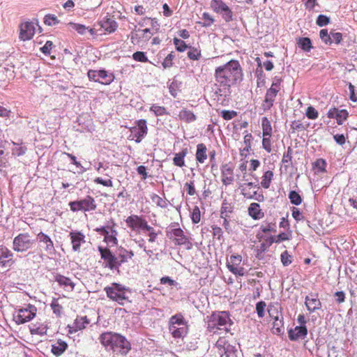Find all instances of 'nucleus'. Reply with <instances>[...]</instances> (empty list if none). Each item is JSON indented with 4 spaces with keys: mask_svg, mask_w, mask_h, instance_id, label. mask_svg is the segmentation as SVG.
<instances>
[{
    "mask_svg": "<svg viewBox=\"0 0 357 357\" xmlns=\"http://www.w3.org/2000/svg\"><path fill=\"white\" fill-rule=\"evenodd\" d=\"M273 326L272 328V331H273V334L279 335L283 333V332H284L283 317H282V314H280V315H276L274 317V321H273Z\"/></svg>",
    "mask_w": 357,
    "mask_h": 357,
    "instance_id": "22",
    "label": "nucleus"
},
{
    "mask_svg": "<svg viewBox=\"0 0 357 357\" xmlns=\"http://www.w3.org/2000/svg\"><path fill=\"white\" fill-rule=\"evenodd\" d=\"M111 233L112 234H109V232L107 233V236H105V241L109 243H112V245H116L117 244V238L116 237V235L117 234V232L116 230L111 228Z\"/></svg>",
    "mask_w": 357,
    "mask_h": 357,
    "instance_id": "48",
    "label": "nucleus"
},
{
    "mask_svg": "<svg viewBox=\"0 0 357 357\" xmlns=\"http://www.w3.org/2000/svg\"><path fill=\"white\" fill-rule=\"evenodd\" d=\"M237 115V112L235 111L222 110L221 112V116L225 120H231Z\"/></svg>",
    "mask_w": 357,
    "mask_h": 357,
    "instance_id": "61",
    "label": "nucleus"
},
{
    "mask_svg": "<svg viewBox=\"0 0 357 357\" xmlns=\"http://www.w3.org/2000/svg\"><path fill=\"white\" fill-rule=\"evenodd\" d=\"M34 240L28 233H21L13 241V249L17 252H24L32 248Z\"/></svg>",
    "mask_w": 357,
    "mask_h": 357,
    "instance_id": "5",
    "label": "nucleus"
},
{
    "mask_svg": "<svg viewBox=\"0 0 357 357\" xmlns=\"http://www.w3.org/2000/svg\"><path fill=\"white\" fill-rule=\"evenodd\" d=\"M72 248L74 252H80V246L85 243V236L80 231H73L70 233Z\"/></svg>",
    "mask_w": 357,
    "mask_h": 357,
    "instance_id": "12",
    "label": "nucleus"
},
{
    "mask_svg": "<svg viewBox=\"0 0 357 357\" xmlns=\"http://www.w3.org/2000/svg\"><path fill=\"white\" fill-rule=\"evenodd\" d=\"M216 85L218 86L216 93L221 96H227L231 93V86L243 79V73L239 62L231 60L215 70Z\"/></svg>",
    "mask_w": 357,
    "mask_h": 357,
    "instance_id": "1",
    "label": "nucleus"
},
{
    "mask_svg": "<svg viewBox=\"0 0 357 357\" xmlns=\"http://www.w3.org/2000/svg\"><path fill=\"white\" fill-rule=\"evenodd\" d=\"M211 6L216 13L222 16L226 22L233 21V12L224 1L215 0L214 2H211Z\"/></svg>",
    "mask_w": 357,
    "mask_h": 357,
    "instance_id": "6",
    "label": "nucleus"
},
{
    "mask_svg": "<svg viewBox=\"0 0 357 357\" xmlns=\"http://www.w3.org/2000/svg\"><path fill=\"white\" fill-rule=\"evenodd\" d=\"M67 348V344L65 342H57L52 347V352L56 356H61Z\"/></svg>",
    "mask_w": 357,
    "mask_h": 357,
    "instance_id": "34",
    "label": "nucleus"
},
{
    "mask_svg": "<svg viewBox=\"0 0 357 357\" xmlns=\"http://www.w3.org/2000/svg\"><path fill=\"white\" fill-rule=\"evenodd\" d=\"M43 22L47 26H54L60 22L58 17L54 14H47L44 17Z\"/></svg>",
    "mask_w": 357,
    "mask_h": 357,
    "instance_id": "38",
    "label": "nucleus"
},
{
    "mask_svg": "<svg viewBox=\"0 0 357 357\" xmlns=\"http://www.w3.org/2000/svg\"><path fill=\"white\" fill-rule=\"evenodd\" d=\"M326 166V162L325 160L322 158L317 159L314 162V167L318 169V171L324 172L326 171L325 168Z\"/></svg>",
    "mask_w": 357,
    "mask_h": 357,
    "instance_id": "60",
    "label": "nucleus"
},
{
    "mask_svg": "<svg viewBox=\"0 0 357 357\" xmlns=\"http://www.w3.org/2000/svg\"><path fill=\"white\" fill-rule=\"evenodd\" d=\"M36 32V26L33 22L26 21L20 25V38L25 41L32 39Z\"/></svg>",
    "mask_w": 357,
    "mask_h": 357,
    "instance_id": "8",
    "label": "nucleus"
},
{
    "mask_svg": "<svg viewBox=\"0 0 357 357\" xmlns=\"http://www.w3.org/2000/svg\"><path fill=\"white\" fill-rule=\"evenodd\" d=\"M266 306V304L264 301H259L257 304H256V311H257V313L258 314V317L259 318H262L264 317V310H265V307Z\"/></svg>",
    "mask_w": 357,
    "mask_h": 357,
    "instance_id": "53",
    "label": "nucleus"
},
{
    "mask_svg": "<svg viewBox=\"0 0 357 357\" xmlns=\"http://www.w3.org/2000/svg\"><path fill=\"white\" fill-rule=\"evenodd\" d=\"M169 323H171L172 325L188 326L187 321L185 320L181 313H177L175 315H173L169 319Z\"/></svg>",
    "mask_w": 357,
    "mask_h": 357,
    "instance_id": "32",
    "label": "nucleus"
},
{
    "mask_svg": "<svg viewBox=\"0 0 357 357\" xmlns=\"http://www.w3.org/2000/svg\"><path fill=\"white\" fill-rule=\"evenodd\" d=\"M188 48L190 50L188 52V57L191 60H199L201 57V50L192 47H189Z\"/></svg>",
    "mask_w": 357,
    "mask_h": 357,
    "instance_id": "43",
    "label": "nucleus"
},
{
    "mask_svg": "<svg viewBox=\"0 0 357 357\" xmlns=\"http://www.w3.org/2000/svg\"><path fill=\"white\" fill-rule=\"evenodd\" d=\"M173 43L174 45H175L176 50L180 52H183L184 51H185L186 49L189 47V46L186 45V43L183 40L178 39L177 38H174L173 39Z\"/></svg>",
    "mask_w": 357,
    "mask_h": 357,
    "instance_id": "45",
    "label": "nucleus"
},
{
    "mask_svg": "<svg viewBox=\"0 0 357 357\" xmlns=\"http://www.w3.org/2000/svg\"><path fill=\"white\" fill-rule=\"evenodd\" d=\"M114 79V75L112 73H109L105 70H99V80L100 83L102 84H109Z\"/></svg>",
    "mask_w": 357,
    "mask_h": 357,
    "instance_id": "25",
    "label": "nucleus"
},
{
    "mask_svg": "<svg viewBox=\"0 0 357 357\" xmlns=\"http://www.w3.org/2000/svg\"><path fill=\"white\" fill-rule=\"evenodd\" d=\"M134 256L132 251H127L126 250H120V252L118 255L119 257V266L128 261V259H131Z\"/></svg>",
    "mask_w": 357,
    "mask_h": 357,
    "instance_id": "35",
    "label": "nucleus"
},
{
    "mask_svg": "<svg viewBox=\"0 0 357 357\" xmlns=\"http://www.w3.org/2000/svg\"><path fill=\"white\" fill-rule=\"evenodd\" d=\"M68 26L72 29L76 31L79 34L84 35L86 32L88 27L81 24H77L73 22H68Z\"/></svg>",
    "mask_w": 357,
    "mask_h": 357,
    "instance_id": "44",
    "label": "nucleus"
},
{
    "mask_svg": "<svg viewBox=\"0 0 357 357\" xmlns=\"http://www.w3.org/2000/svg\"><path fill=\"white\" fill-rule=\"evenodd\" d=\"M327 115L330 119H335L338 125H342L343 122L347 119L349 113L346 109H338L334 107L329 109Z\"/></svg>",
    "mask_w": 357,
    "mask_h": 357,
    "instance_id": "15",
    "label": "nucleus"
},
{
    "mask_svg": "<svg viewBox=\"0 0 357 357\" xmlns=\"http://www.w3.org/2000/svg\"><path fill=\"white\" fill-rule=\"evenodd\" d=\"M100 341L102 345L109 347L114 352L121 355H126L131 349L130 343L127 339L116 333L106 332L100 336Z\"/></svg>",
    "mask_w": 357,
    "mask_h": 357,
    "instance_id": "2",
    "label": "nucleus"
},
{
    "mask_svg": "<svg viewBox=\"0 0 357 357\" xmlns=\"http://www.w3.org/2000/svg\"><path fill=\"white\" fill-rule=\"evenodd\" d=\"M288 197L292 204L298 206L302 202L301 196L295 190H291L289 193Z\"/></svg>",
    "mask_w": 357,
    "mask_h": 357,
    "instance_id": "40",
    "label": "nucleus"
},
{
    "mask_svg": "<svg viewBox=\"0 0 357 357\" xmlns=\"http://www.w3.org/2000/svg\"><path fill=\"white\" fill-rule=\"evenodd\" d=\"M134 60L139 62H148L149 59L144 52H136L132 54Z\"/></svg>",
    "mask_w": 357,
    "mask_h": 357,
    "instance_id": "51",
    "label": "nucleus"
},
{
    "mask_svg": "<svg viewBox=\"0 0 357 357\" xmlns=\"http://www.w3.org/2000/svg\"><path fill=\"white\" fill-rule=\"evenodd\" d=\"M105 291L110 299L121 305H123L126 301H128V296L126 295L128 291L120 284L112 283L110 287H106Z\"/></svg>",
    "mask_w": 357,
    "mask_h": 357,
    "instance_id": "4",
    "label": "nucleus"
},
{
    "mask_svg": "<svg viewBox=\"0 0 357 357\" xmlns=\"http://www.w3.org/2000/svg\"><path fill=\"white\" fill-rule=\"evenodd\" d=\"M188 153V149H183L179 153L175 154L173 158V163L174 165L182 167L185 165L184 158Z\"/></svg>",
    "mask_w": 357,
    "mask_h": 357,
    "instance_id": "29",
    "label": "nucleus"
},
{
    "mask_svg": "<svg viewBox=\"0 0 357 357\" xmlns=\"http://www.w3.org/2000/svg\"><path fill=\"white\" fill-rule=\"evenodd\" d=\"M98 251L101 258L107 262L105 265L106 267H108L111 270L119 269V257H115L109 249L99 246Z\"/></svg>",
    "mask_w": 357,
    "mask_h": 357,
    "instance_id": "7",
    "label": "nucleus"
},
{
    "mask_svg": "<svg viewBox=\"0 0 357 357\" xmlns=\"http://www.w3.org/2000/svg\"><path fill=\"white\" fill-rule=\"evenodd\" d=\"M94 26L99 27L100 31L103 30L108 33H112L116 30L118 24L113 16H106L96 24Z\"/></svg>",
    "mask_w": 357,
    "mask_h": 357,
    "instance_id": "9",
    "label": "nucleus"
},
{
    "mask_svg": "<svg viewBox=\"0 0 357 357\" xmlns=\"http://www.w3.org/2000/svg\"><path fill=\"white\" fill-rule=\"evenodd\" d=\"M207 329L209 332L215 333L218 330L225 329L229 331L227 325L229 326L233 324V321L229 318V314L226 311L213 312L210 317H208Z\"/></svg>",
    "mask_w": 357,
    "mask_h": 357,
    "instance_id": "3",
    "label": "nucleus"
},
{
    "mask_svg": "<svg viewBox=\"0 0 357 357\" xmlns=\"http://www.w3.org/2000/svg\"><path fill=\"white\" fill-rule=\"evenodd\" d=\"M151 200L156 204V205L160 208H166L168 206V201L161 198L156 194H153L151 196Z\"/></svg>",
    "mask_w": 357,
    "mask_h": 357,
    "instance_id": "42",
    "label": "nucleus"
},
{
    "mask_svg": "<svg viewBox=\"0 0 357 357\" xmlns=\"http://www.w3.org/2000/svg\"><path fill=\"white\" fill-rule=\"evenodd\" d=\"M144 220L138 215H132L127 218L126 222L132 230H136L137 229H142Z\"/></svg>",
    "mask_w": 357,
    "mask_h": 357,
    "instance_id": "21",
    "label": "nucleus"
},
{
    "mask_svg": "<svg viewBox=\"0 0 357 357\" xmlns=\"http://www.w3.org/2000/svg\"><path fill=\"white\" fill-rule=\"evenodd\" d=\"M79 202L82 205V211H92L96 208L94 199L91 197L88 196L83 199H80Z\"/></svg>",
    "mask_w": 357,
    "mask_h": 357,
    "instance_id": "26",
    "label": "nucleus"
},
{
    "mask_svg": "<svg viewBox=\"0 0 357 357\" xmlns=\"http://www.w3.org/2000/svg\"><path fill=\"white\" fill-rule=\"evenodd\" d=\"M150 110L151 112H153L155 114V116H162V115L169 114V113L167 112V109H165V107H162V106H158L157 105H153L151 107Z\"/></svg>",
    "mask_w": 357,
    "mask_h": 357,
    "instance_id": "47",
    "label": "nucleus"
},
{
    "mask_svg": "<svg viewBox=\"0 0 357 357\" xmlns=\"http://www.w3.org/2000/svg\"><path fill=\"white\" fill-rule=\"evenodd\" d=\"M178 117L181 120H183L187 123L193 122L197 119L196 116L193 114L192 112L186 109H183L181 110L178 114Z\"/></svg>",
    "mask_w": 357,
    "mask_h": 357,
    "instance_id": "30",
    "label": "nucleus"
},
{
    "mask_svg": "<svg viewBox=\"0 0 357 357\" xmlns=\"http://www.w3.org/2000/svg\"><path fill=\"white\" fill-rule=\"evenodd\" d=\"M188 333V326L178 327L176 332L172 335L174 338H181L185 336Z\"/></svg>",
    "mask_w": 357,
    "mask_h": 357,
    "instance_id": "57",
    "label": "nucleus"
},
{
    "mask_svg": "<svg viewBox=\"0 0 357 357\" xmlns=\"http://www.w3.org/2000/svg\"><path fill=\"white\" fill-rule=\"evenodd\" d=\"M252 139V136L250 133L245 135L243 142H244L245 146L242 150H241V155L246 156V155H247L246 153L249 152L251 150Z\"/></svg>",
    "mask_w": 357,
    "mask_h": 357,
    "instance_id": "37",
    "label": "nucleus"
},
{
    "mask_svg": "<svg viewBox=\"0 0 357 357\" xmlns=\"http://www.w3.org/2000/svg\"><path fill=\"white\" fill-rule=\"evenodd\" d=\"M227 342L225 338H219L215 343V347L220 357H224L225 349H226Z\"/></svg>",
    "mask_w": 357,
    "mask_h": 357,
    "instance_id": "41",
    "label": "nucleus"
},
{
    "mask_svg": "<svg viewBox=\"0 0 357 357\" xmlns=\"http://www.w3.org/2000/svg\"><path fill=\"white\" fill-rule=\"evenodd\" d=\"M307 334L306 326H296L294 329L291 328L288 331L289 338L291 341H296L299 339H303Z\"/></svg>",
    "mask_w": 357,
    "mask_h": 357,
    "instance_id": "16",
    "label": "nucleus"
},
{
    "mask_svg": "<svg viewBox=\"0 0 357 357\" xmlns=\"http://www.w3.org/2000/svg\"><path fill=\"white\" fill-rule=\"evenodd\" d=\"M292 149L290 146L288 147L287 151L283 155L282 162L284 164L289 163L292 159Z\"/></svg>",
    "mask_w": 357,
    "mask_h": 357,
    "instance_id": "64",
    "label": "nucleus"
},
{
    "mask_svg": "<svg viewBox=\"0 0 357 357\" xmlns=\"http://www.w3.org/2000/svg\"><path fill=\"white\" fill-rule=\"evenodd\" d=\"M321 39L327 45H331L333 43L331 34L328 33L327 29H321L319 33Z\"/></svg>",
    "mask_w": 357,
    "mask_h": 357,
    "instance_id": "50",
    "label": "nucleus"
},
{
    "mask_svg": "<svg viewBox=\"0 0 357 357\" xmlns=\"http://www.w3.org/2000/svg\"><path fill=\"white\" fill-rule=\"evenodd\" d=\"M262 127H263V136L270 137L271 135L272 128L270 122L266 117H264L262 119Z\"/></svg>",
    "mask_w": 357,
    "mask_h": 357,
    "instance_id": "46",
    "label": "nucleus"
},
{
    "mask_svg": "<svg viewBox=\"0 0 357 357\" xmlns=\"http://www.w3.org/2000/svg\"><path fill=\"white\" fill-rule=\"evenodd\" d=\"M200 210L198 206H195L191 214V219L193 223L197 224L200 221Z\"/></svg>",
    "mask_w": 357,
    "mask_h": 357,
    "instance_id": "55",
    "label": "nucleus"
},
{
    "mask_svg": "<svg viewBox=\"0 0 357 357\" xmlns=\"http://www.w3.org/2000/svg\"><path fill=\"white\" fill-rule=\"evenodd\" d=\"M87 75L90 80L98 82H100V80H99V70H89Z\"/></svg>",
    "mask_w": 357,
    "mask_h": 357,
    "instance_id": "63",
    "label": "nucleus"
},
{
    "mask_svg": "<svg viewBox=\"0 0 357 357\" xmlns=\"http://www.w3.org/2000/svg\"><path fill=\"white\" fill-rule=\"evenodd\" d=\"M174 236L176 237V244L183 245L187 242V238L184 235L183 231L181 228L172 229L169 231Z\"/></svg>",
    "mask_w": 357,
    "mask_h": 357,
    "instance_id": "27",
    "label": "nucleus"
},
{
    "mask_svg": "<svg viewBox=\"0 0 357 357\" xmlns=\"http://www.w3.org/2000/svg\"><path fill=\"white\" fill-rule=\"evenodd\" d=\"M206 151V146L204 144H199L197 146L196 160L199 162L203 163L207 158Z\"/></svg>",
    "mask_w": 357,
    "mask_h": 357,
    "instance_id": "28",
    "label": "nucleus"
},
{
    "mask_svg": "<svg viewBox=\"0 0 357 357\" xmlns=\"http://www.w3.org/2000/svg\"><path fill=\"white\" fill-rule=\"evenodd\" d=\"M280 258L284 266H287L291 264L292 256L289 254L288 251H284L281 254Z\"/></svg>",
    "mask_w": 357,
    "mask_h": 357,
    "instance_id": "49",
    "label": "nucleus"
},
{
    "mask_svg": "<svg viewBox=\"0 0 357 357\" xmlns=\"http://www.w3.org/2000/svg\"><path fill=\"white\" fill-rule=\"evenodd\" d=\"M298 45L305 52H310L312 48L311 40L309 38H300Z\"/></svg>",
    "mask_w": 357,
    "mask_h": 357,
    "instance_id": "36",
    "label": "nucleus"
},
{
    "mask_svg": "<svg viewBox=\"0 0 357 357\" xmlns=\"http://www.w3.org/2000/svg\"><path fill=\"white\" fill-rule=\"evenodd\" d=\"M273 173L272 171H266L262 176V181L261 185L264 188H268L270 186L271 181L273 178Z\"/></svg>",
    "mask_w": 357,
    "mask_h": 357,
    "instance_id": "39",
    "label": "nucleus"
},
{
    "mask_svg": "<svg viewBox=\"0 0 357 357\" xmlns=\"http://www.w3.org/2000/svg\"><path fill=\"white\" fill-rule=\"evenodd\" d=\"M175 56L173 54V53L169 54L165 59H164L163 62L162 63V66L164 68H169L173 66V60L174 59Z\"/></svg>",
    "mask_w": 357,
    "mask_h": 357,
    "instance_id": "52",
    "label": "nucleus"
},
{
    "mask_svg": "<svg viewBox=\"0 0 357 357\" xmlns=\"http://www.w3.org/2000/svg\"><path fill=\"white\" fill-rule=\"evenodd\" d=\"M36 314V307L29 305L28 307L20 310L18 319L20 323H25L31 321Z\"/></svg>",
    "mask_w": 357,
    "mask_h": 357,
    "instance_id": "13",
    "label": "nucleus"
},
{
    "mask_svg": "<svg viewBox=\"0 0 357 357\" xmlns=\"http://www.w3.org/2000/svg\"><path fill=\"white\" fill-rule=\"evenodd\" d=\"M229 271L236 275L243 276L244 275V268L241 267L238 268V266L227 265Z\"/></svg>",
    "mask_w": 357,
    "mask_h": 357,
    "instance_id": "56",
    "label": "nucleus"
},
{
    "mask_svg": "<svg viewBox=\"0 0 357 357\" xmlns=\"http://www.w3.org/2000/svg\"><path fill=\"white\" fill-rule=\"evenodd\" d=\"M37 238L39 242L42 243V246L49 254H52L54 251L53 243L47 235L40 232L38 234Z\"/></svg>",
    "mask_w": 357,
    "mask_h": 357,
    "instance_id": "19",
    "label": "nucleus"
},
{
    "mask_svg": "<svg viewBox=\"0 0 357 357\" xmlns=\"http://www.w3.org/2000/svg\"><path fill=\"white\" fill-rule=\"evenodd\" d=\"M305 304L310 312H313L321 307V303L317 294H310L305 298Z\"/></svg>",
    "mask_w": 357,
    "mask_h": 357,
    "instance_id": "17",
    "label": "nucleus"
},
{
    "mask_svg": "<svg viewBox=\"0 0 357 357\" xmlns=\"http://www.w3.org/2000/svg\"><path fill=\"white\" fill-rule=\"evenodd\" d=\"M306 116L310 119H316L318 117V112L312 106L307 108Z\"/></svg>",
    "mask_w": 357,
    "mask_h": 357,
    "instance_id": "62",
    "label": "nucleus"
},
{
    "mask_svg": "<svg viewBox=\"0 0 357 357\" xmlns=\"http://www.w3.org/2000/svg\"><path fill=\"white\" fill-rule=\"evenodd\" d=\"M233 208L234 206L225 199L222 202L220 209V217H230V213L233 212Z\"/></svg>",
    "mask_w": 357,
    "mask_h": 357,
    "instance_id": "33",
    "label": "nucleus"
},
{
    "mask_svg": "<svg viewBox=\"0 0 357 357\" xmlns=\"http://www.w3.org/2000/svg\"><path fill=\"white\" fill-rule=\"evenodd\" d=\"M242 261V257L239 255H231L228 260L227 265L238 266Z\"/></svg>",
    "mask_w": 357,
    "mask_h": 357,
    "instance_id": "59",
    "label": "nucleus"
},
{
    "mask_svg": "<svg viewBox=\"0 0 357 357\" xmlns=\"http://www.w3.org/2000/svg\"><path fill=\"white\" fill-rule=\"evenodd\" d=\"M68 159L70 160V164L73 165L72 169L69 171L73 172L74 174H82L85 172V169L82 166L81 163L77 160L75 155L68 153Z\"/></svg>",
    "mask_w": 357,
    "mask_h": 357,
    "instance_id": "24",
    "label": "nucleus"
},
{
    "mask_svg": "<svg viewBox=\"0 0 357 357\" xmlns=\"http://www.w3.org/2000/svg\"><path fill=\"white\" fill-rule=\"evenodd\" d=\"M63 303H64V299L61 298H53L52 301L51 307L54 313L56 314L57 316H60V314H61L63 310Z\"/></svg>",
    "mask_w": 357,
    "mask_h": 357,
    "instance_id": "31",
    "label": "nucleus"
},
{
    "mask_svg": "<svg viewBox=\"0 0 357 357\" xmlns=\"http://www.w3.org/2000/svg\"><path fill=\"white\" fill-rule=\"evenodd\" d=\"M278 89L270 88L267 90L264 103L262 105L264 109H270L273 105V102L278 93Z\"/></svg>",
    "mask_w": 357,
    "mask_h": 357,
    "instance_id": "18",
    "label": "nucleus"
},
{
    "mask_svg": "<svg viewBox=\"0 0 357 357\" xmlns=\"http://www.w3.org/2000/svg\"><path fill=\"white\" fill-rule=\"evenodd\" d=\"M261 229L264 233L276 231V225L275 223H266L261 225Z\"/></svg>",
    "mask_w": 357,
    "mask_h": 357,
    "instance_id": "58",
    "label": "nucleus"
},
{
    "mask_svg": "<svg viewBox=\"0 0 357 357\" xmlns=\"http://www.w3.org/2000/svg\"><path fill=\"white\" fill-rule=\"evenodd\" d=\"M248 214L255 220H259L264 216V213L257 203H252L248 208Z\"/></svg>",
    "mask_w": 357,
    "mask_h": 357,
    "instance_id": "23",
    "label": "nucleus"
},
{
    "mask_svg": "<svg viewBox=\"0 0 357 357\" xmlns=\"http://www.w3.org/2000/svg\"><path fill=\"white\" fill-rule=\"evenodd\" d=\"M330 22V18L324 15H319L317 18V24L319 26H324L328 24Z\"/></svg>",
    "mask_w": 357,
    "mask_h": 357,
    "instance_id": "54",
    "label": "nucleus"
},
{
    "mask_svg": "<svg viewBox=\"0 0 357 357\" xmlns=\"http://www.w3.org/2000/svg\"><path fill=\"white\" fill-rule=\"evenodd\" d=\"M222 181L224 185H227L234 181L233 169L228 165H224L221 168Z\"/></svg>",
    "mask_w": 357,
    "mask_h": 357,
    "instance_id": "20",
    "label": "nucleus"
},
{
    "mask_svg": "<svg viewBox=\"0 0 357 357\" xmlns=\"http://www.w3.org/2000/svg\"><path fill=\"white\" fill-rule=\"evenodd\" d=\"M90 321L86 316H77L72 325H68V334H73L79 331H82L89 324Z\"/></svg>",
    "mask_w": 357,
    "mask_h": 357,
    "instance_id": "11",
    "label": "nucleus"
},
{
    "mask_svg": "<svg viewBox=\"0 0 357 357\" xmlns=\"http://www.w3.org/2000/svg\"><path fill=\"white\" fill-rule=\"evenodd\" d=\"M13 253L6 247L0 246V266H10L13 263Z\"/></svg>",
    "mask_w": 357,
    "mask_h": 357,
    "instance_id": "14",
    "label": "nucleus"
},
{
    "mask_svg": "<svg viewBox=\"0 0 357 357\" xmlns=\"http://www.w3.org/2000/svg\"><path fill=\"white\" fill-rule=\"evenodd\" d=\"M147 130L146 121L144 119L137 121V126L130 128L132 135L136 138V143H140L142 142V139L146 135Z\"/></svg>",
    "mask_w": 357,
    "mask_h": 357,
    "instance_id": "10",
    "label": "nucleus"
}]
</instances>
